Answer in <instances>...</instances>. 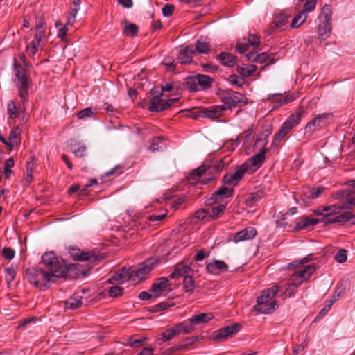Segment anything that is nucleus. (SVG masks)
Returning a JSON list of instances; mask_svg holds the SVG:
<instances>
[{"label": "nucleus", "instance_id": "1", "mask_svg": "<svg viewBox=\"0 0 355 355\" xmlns=\"http://www.w3.org/2000/svg\"><path fill=\"white\" fill-rule=\"evenodd\" d=\"M42 269L53 280V278H65L71 276L75 267L67 265L62 259H60L53 252L44 253L42 256Z\"/></svg>", "mask_w": 355, "mask_h": 355}, {"label": "nucleus", "instance_id": "2", "mask_svg": "<svg viewBox=\"0 0 355 355\" xmlns=\"http://www.w3.org/2000/svg\"><path fill=\"white\" fill-rule=\"evenodd\" d=\"M15 76L17 78V87L19 89V94L23 102L28 100V89L31 80L26 74V70L22 68L20 64L15 61L14 63Z\"/></svg>", "mask_w": 355, "mask_h": 355}, {"label": "nucleus", "instance_id": "3", "mask_svg": "<svg viewBox=\"0 0 355 355\" xmlns=\"http://www.w3.org/2000/svg\"><path fill=\"white\" fill-rule=\"evenodd\" d=\"M303 111L298 109L295 113L290 115L288 119L282 124L278 132H277L273 137L272 145H276L277 142L282 140L294 127H295L300 121L301 116Z\"/></svg>", "mask_w": 355, "mask_h": 355}, {"label": "nucleus", "instance_id": "4", "mask_svg": "<svg viewBox=\"0 0 355 355\" xmlns=\"http://www.w3.org/2000/svg\"><path fill=\"white\" fill-rule=\"evenodd\" d=\"M26 275L29 282L40 288H49L50 283L53 281L42 268H28L26 270Z\"/></svg>", "mask_w": 355, "mask_h": 355}, {"label": "nucleus", "instance_id": "5", "mask_svg": "<svg viewBox=\"0 0 355 355\" xmlns=\"http://www.w3.org/2000/svg\"><path fill=\"white\" fill-rule=\"evenodd\" d=\"M272 299L271 295L266 291H263L261 295L257 300V304L254 306V311L263 314H270L274 312L277 304L275 300L269 302Z\"/></svg>", "mask_w": 355, "mask_h": 355}, {"label": "nucleus", "instance_id": "6", "mask_svg": "<svg viewBox=\"0 0 355 355\" xmlns=\"http://www.w3.org/2000/svg\"><path fill=\"white\" fill-rule=\"evenodd\" d=\"M226 109L227 107L225 105H214L209 107L202 108L193 112L191 117L198 119L200 116H205L211 119H216L223 116Z\"/></svg>", "mask_w": 355, "mask_h": 355}, {"label": "nucleus", "instance_id": "7", "mask_svg": "<svg viewBox=\"0 0 355 355\" xmlns=\"http://www.w3.org/2000/svg\"><path fill=\"white\" fill-rule=\"evenodd\" d=\"M157 263V259L150 258L141 263L137 269L131 268V272L133 273V280H136L135 277H136L139 281L144 279V277L150 272Z\"/></svg>", "mask_w": 355, "mask_h": 355}, {"label": "nucleus", "instance_id": "8", "mask_svg": "<svg viewBox=\"0 0 355 355\" xmlns=\"http://www.w3.org/2000/svg\"><path fill=\"white\" fill-rule=\"evenodd\" d=\"M245 97L239 93L227 90L223 92L221 94L222 102L227 106L228 108L236 107L241 105H245Z\"/></svg>", "mask_w": 355, "mask_h": 355}, {"label": "nucleus", "instance_id": "9", "mask_svg": "<svg viewBox=\"0 0 355 355\" xmlns=\"http://www.w3.org/2000/svg\"><path fill=\"white\" fill-rule=\"evenodd\" d=\"M178 98H169L166 101L161 98V96H153L150 100L148 110L152 112H162L169 108L175 103Z\"/></svg>", "mask_w": 355, "mask_h": 355}, {"label": "nucleus", "instance_id": "10", "mask_svg": "<svg viewBox=\"0 0 355 355\" xmlns=\"http://www.w3.org/2000/svg\"><path fill=\"white\" fill-rule=\"evenodd\" d=\"M268 135H262L261 136L259 137L257 139V141H256V144L258 145L260 144V145L263 146V148L261 149V150L256 154L255 155L252 156L249 160L251 163V164L254 166V167H260L262 164V163L264 162L265 160V154L267 152L268 149L266 148H265L266 144H267V137H268Z\"/></svg>", "mask_w": 355, "mask_h": 355}, {"label": "nucleus", "instance_id": "11", "mask_svg": "<svg viewBox=\"0 0 355 355\" xmlns=\"http://www.w3.org/2000/svg\"><path fill=\"white\" fill-rule=\"evenodd\" d=\"M241 329V325L238 323H233L231 325L220 328L216 332L214 336V340L223 341L229 338H232L237 334Z\"/></svg>", "mask_w": 355, "mask_h": 355}, {"label": "nucleus", "instance_id": "12", "mask_svg": "<svg viewBox=\"0 0 355 355\" xmlns=\"http://www.w3.org/2000/svg\"><path fill=\"white\" fill-rule=\"evenodd\" d=\"M333 116L331 113L320 114L315 116L311 121H309L306 127V132H315L322 127L327 125V121Z\"/></svg>", "mask_w": 355, "mask_h": 355}, {"label": "nucleus", "instance_id": "13", "mask_svg": "<svg viewBox=\"0 0 355 355\" xmlns=\"http://www.w3.org/2000/svg\"><path fill=\"white\" fill-rule=\"evenodd\" d=\"M132 279L133 273L131 272V268H123L119 271L116 272L108 280L110 284H123L124 282Z\"/></svg>", "mask_w": 355, "mask_h": 355}, {"label": "nucleus", "instance_id": "14", "mask_svg": "<svg viewBox=\"0 0 355 355\" xmlns=\"http://www.w3.org/2000/svg\"><path fill=\"white\" fill-rule=\"evenodd\" d=\"M234 193L233 188H227L224 186L220 187L215 191L210 198L208 200L209 204L217 203L222 201L224 198L230 197Z\"/></svg>", "mask_w": 355, "mask_h": 355}, {"label": "nucleus", "instance_id": "15", "mask_svg": "<svg viewBox=\"0 0 355 355\" xmlns=\"http://www.w3.org/2000/svg\"><path fill=\"white\" fill-rule=\"evenodd\" d=\"M257 234L255 228L252 227H248L236 232L232 239V241L235 243H239L246 241H250L254 239Z\"/></svg>", "mask_w": 355, "mask_h": 355}, {"label": "nucleus", "instance_id": "16", "mask_svg": "<svg viewBox=\"0 0 355 355\" xmlns=\"http://www.w3.org/2000/svg\"><path fill=\"white\" fill-rule=\"evenodd\" d=\"M248 167L243 164L241 165L234 174H225L223 178V182L224 184H233L235 186L237 182L243 177L246 173Z\"/></svg>", "mask_w": 355, "mask_h": 355}, {"label": "nucleus", "instance_id": "17", "mask_svg": "<svg viewBox=\"0 0 355 355\" xmlns=\"http://www.w3.org/2000/svg\"><path fill=\"white\" fill-rule=\"evenodd\" d=\"M325 188L323 186H319L318 187L310 189L306 188L303 190L302 193H300L301 200L303 201L304 205H307L308 201L310 199H315L320 197L322 193L324 191Z\"/></svg>", "mask_w": 355, "mask_h": 355}, {"label": "nucleus", "instance_id": "18", "mask_svg": "<svg viewBox=\"0 0 355 355\" xmlns=\"http://www.w3.org/2000/svg\"><path fill=\"white\" fill-rule=\"evenodd\" d=\"M70 254L74 259L77 261H96L99 260V256L96 255L90 252H84L78 248H71Z\"/></svg>", "mask_w": 355, "mask_h": 355}, {"label": "nucleus", "instance_id": "19", "mask_svg": "<svg viewBox=\"0 0 355 355\" xmlns=\"http://www.w3.org/2000/svg\"><path fill=\"white\" fill-rule=\"evenodd\" d=\"M194 53L195 51L193 46L188 45L179 49L177 59L182 64H190L192 62Z\"/></svg>", "mask_w": 355, "mask_h": 355}, {"label": "nucleus", "instance_id": "20", "mask_svg": "<svg viewBox=\"0 0 355 355\" xmlns=\"http://www.w3.org/2000/svg\"><path fill=\"white\" fill-rule=\"evenodd\" d=\"M207 271L212 275H218L220 272H227L228 266L223 261L213 259L206 266Z\"/></svg>", "mask_w": 355, "mask_h": 355}, {"label": "nucleus", "instance_id": "21", "mask_svg": "<svg viewBox=\"0 0 355 355\" xmlns=\"http://www.w3.org/2000/svg\"><path fill=\"white\" fill-rule=\"evenodd\" d=\"M169 281L166 277H161L157 279L156 282L153 284L150 291L154 293V299L162 295V291L166 289L168 286Z\"/></svg>", "mask_w": 355, "mask_h": 355}, {"label": "nucleus", "instance_id": "22", "mask_svg": "<svg viewBox=\"0 0 355 355\" xmlns=\"http://www.w3.org/2000/svg\"><path fill=\"white\" fill-rule=\"evenodd\" d=\"M351 213L344 212L343 214L340 213L338 216H336L333 218H329L328 216L322 217L321 219V222H322L326 225L332 223H340L343 225L345 223L351 220Z\"/></svg>", "mask_w": 355, "mask_h": 355}, {"label": "nucleus", "instance_id": "23", "mask_svg": "<svg viewBox=\"0 0 355 355\" xmlns=\"http://www.w3.org/2000/svg\"><path fill=\"white\" fill-rule=\"evenodd\" d=\"M216 59L223 66L226 67H233L236 65L237 58L236 56L227 52H221L216 56Z\"/></svg>", "mask_w": 355, "mask_h": 355}, {"label": "nucleus", "instance_id": "24", "mask_svg": "<svg viewBox=\"0 0 355 355\" xmlns=\"http://www.w3.org/2000/svg\"><path fill=\"white\" fill-rule=\"evenodd\" d=\"M315 268L313 265H308L304 269L298 270L297 272L293 274L291 278V281L298 282L302 279H306L311 275L315 271Z\"/></svg>", "mask_w": 355, "mask_h": 355}, {"label": "nucleus", "instance_id": "25", "mask_svg": "<svg viewBox=\"0 0 355 355\" xmlns=\"http://www.w3.org/2000/svg\"><path fill=\"white\" fill-rule=\"evenodd\" d=\"M331 32V22L329 21L322 20L318 24L319 38L325 40L327 39Z\"/></svg>", "mask_w": 355, "mask_h": 355}, {"label": "nucleus", "instance_id": "26", "mask_svg": "<svg viewBox=\"0 0 355 355\" xmlns=\"http://www.w3.org/2000/svg\"><path fill=\"white\" fill-rule=\"evenodd\" d=\"M288 15L284 12L276 13L274 16L272 23L271 25L272 28H279L286 25L288 22Z\"/></svg>", "mask_w": 355, "mask_h": 355}, {"label": "nucleus", "instance_id": "27", "mask_svg": "<svg viewBox=\"0 0 355 355\" xmlns=\"http://www.w3.org/2000/svg\"><path fill=\"white\" fill-rule=\"evenodd\" d=\"M213 318L211 313H202L195 315L189 319V322L191 325L200 324L209 321Z\"/></svg>", "mask_w": 355, "mask_h": 355}, {"label": "nucleus", "instance_id": "28", "mask_svg": "<svg viewBox=\"0 0 355 355\" xmlns=\"http://www.w3.org/2000/svg\"><path fill=\"white\" fill-rule=\"evenodd\" d=\"M319 220L309 217H304L301 218L295 227V230H301L309 226H314L319 223Z\"/></svg>", "mask_w": 355, "mask_h": 355}, {"label": "nucleus", "instance_id": "29", "mask_svg": "<svg viewBox=\"0 0 355 355\" xmlns=\"http://www.w3.org/2000/svg\"><path fill=\"white\" fill-rule=\"evenodd\" d=\"M195 53L207 54L211 51V45L202 38L198 39L195 44Z\"/></svg>", "mask_w": 355, "mask_h": 355}, {"label": "nucleus", "instance_id": "30", "mask_svg": "<svg viewBox=\"0 0 355 355\" xmlns=\"http://www.w3.org/2000/svg\"><path fill=\"white\" fill-rule=\"evenodd\" d=\"M191 270V268L188 265H178L174 271L171 273L170 277L171 279H175L182 276L184 277L186 275H189Z\"/></svg>", "mask_w": 355, "mask_h": 355}, {"label": "nucleus", "instance_id": "31", "mask_svg": "<svg viewBox=\"0 0 355 355\" xmlns=\"http://www.w3.org/2000/svg\"><path fill=\"white\" fill-rule=\"evenodd\" d=\"M176 335L188 334L193 331L194 327L191 324L186 322H180L173 327Z\"/></svg>", "mask_w": 355, "mask_h": 355}, {"label": "nucleus", "instance_id": "32", "mask_svg": "<svg viewBox=\"0 0 355 355\" xmlns=\"http://www.w3.org/2000/svg\"><path fill=\"white\" fill-rule=\"evenodd\" d=\"M21 129L19 125L16 126L12 130L10 131L8 137L9 142L11 143L12 148L15 146L19 145L21 143Z\"/></svg>", "mask_w": 355, "mask_h": 355}, {"label": "nucleus", "instance_id": "33", "mask_svg": "<svg viewBox=\"0 0 355 355\" xmlns=\"http://www.w3.org/2000/svg\"><path fill=\"white\" fill-rule=\"evenodd\" d=\"M198 86L202 89H207L211 87L213 79L207 75H196Z\"/></svg>", "mask_w": 355, "mask_h": 355}, {"label": "nucleus", "instance_id": "34", "mask_svg": "<svg viewBox=\"0 0 355 355\" xmlns=\"http://www.w3.org/2000/svg\"><path fill=\"white\" fill-rule=\"evenodd\" d=\"M83 297L79 295H73L68 298L65 302L66 309L74 310L81 306Z\"/></svg>", "mask_w": 355, "mask_h": 355}, {"label": "nucleus", "instance_id": "35", "mask_svg": "<svg viewBox=\"0 0 355 355\" xmlns=\"http://www.w3.org/2000/svg\"><path fill=\"white\" fill-rule=\"evenodd\" d=\"M183 85L190 92L198 91L196 76L186 77L184 80Z\"/></svg>", "mask_w": 355, "mask_h": 355}, {"label": "nucleus", "instance_id": "36", "mask_svg": "<svg viewBox=\"0 0 355 355\" xmlns=\"http://www.w3.org/2000/svg\"><path fill=\"white\" fill-rule=\"evenodd\" d=\"M343 209H347V206L343 202L341 205H332L327 206L326 214L324 217L333 218L334 215L339 214Z\"/></svg>", "mask_w": 355, "mask_h": 355}, {"label": "nucleus", "instance_id": "37", "mask_svg": "<svg viewBox=\"0 0 355 355\" xmlns=\"http://www.w3.org/2000/svg\"><path fill=\"white\" fill-rule=\"evenodd\" d=\"M302 284V281L300 280L298 282L292 281V282L287 284L285 286L284 293L282 295L285 298L286 297L292 296L295 292V289L297 286H299Z\"/></svg>", "mask_w": 355, "mask_h": 355}, {"label": "nucleus", "instance_id": "38", "mask_svg": "<svg viewBox=\"0 0 355 355\" xmlns=\"http://www.w3.org/2000/svg\"><path fill=\"white\" fill-rule=\"evenodd\" d=\"M307 15L306 13L301 10L291 21V28H298L306 20Z\"/></svg>", "mask_w": 355, "mask_h": 355}, {"label": "nucleus", "instance_id": "39", "mask_svg": "<svg viewBox=\"0 0 355 355\" xmlns=\"http://www.w3.org/2000/svg\"><path fill=\"white\" fill-rule=\"evenodd\" d=\"M21 114H24L23 112H21L15 105L13 101H10L7 105V114L11 119H15L17 117H20Z\"/></svg>", "mask_w": 355, "mask_h": 355}, {"label": "nucleus", "instance_id": "40", "mask_svg": "<svg viewBox=\"0 0 355 355\" xmlns=\"http://www.w3.org/2000/svg\"><path fill=\"white\" fill-rule=\"evenodd\" d=\"M43 46L44 44L42 43H37V41L34 40L26 46V51L29 56L33 57L37 52L38 49H42Z\"/></svg>", "mask_w": 355, "mask_h": 355}, {"label": "nucleus", "instance_id": "41", "mask_svg": "<svg viewBox=\"0 0 355 355\" xmlns=\"http://www.w3.org/2000/svg\"><path fill=\"white\" fill-rule=\"evenodd\" d=\"M225 209L226 205L223 204L211 208V211L209 212V216L212 220L217 219L223 214Z\"/></svg>", "mask_w": 355, "mask_h": 355}, {"label": "nucleus", "instance_id": "42", "mask_svg": "<svg viewBox=\"0 0 355 355\" xmlns=\"http://www.w3.org/2000/svg\"><path fill=\"white\" fill-rule=\"evenodd\" d=\"M138 26L135 24L129 23L126 24L123 28L124 35L129 37H135L138 33Z\"/></svg>", "mask_w": 355, "mask_h": 355}, {"label": "nucleus", "instance_id": "43", "mask_svg": "<svg viewBox=\"0 0 355 355\" xmlns=\"http://www.w3.org/2000/svg\"><path fill=\"white\" fill-rule=\"evenodd\" d=\"M96 113V112L92 107H87L77 112L76 116L78 119H85L94 116Z\"/></svg>", "mask_w": 355, "mask_h": 355}, {"label": "nucleus", "instance_id": "44", "mask_svg": "<svg viewBox=\"0 0 355 355\" xmlns=\"http://www.w3.org/2000/svg\"><path fill=\"white\" fill-rule=\"evenodd\" d=\"M183 286L185 292L193 293L194 289V280L191 275H186L184 277Z\"/></svg>", "mask_w": 355, "mask_h": 355}, {"label": "nucleus", "instance_id": "45", "mask_svg": "<svg viewBox=\"0 0 355 355\" xmlns=\"http://www.w3.org/2000/svg\"><path fill=\"white\" fill-rule=\"evenodd\" d=\"M319 20H324L331 21V9L329 5H324L321 10L319 16Z\"/></svg>", "mask_w": 355, "mask_h": 355}, {"label": "nucleus", "instance_id": "46", "mask_svg": "<svg viewBox=\"0 0 355 355\" xmlns=\"http://www.w3.org/2000/svg\"><path fill=\"white\" fill-rule=\"evenodd\" d=\"M207 167L206 166H200L198 168L193 171V172L189 174V178L192 180H196L202 177V175L207 171Z\"/></svg>", "mask_w": 355, "mask_h": 355}, {"label": "nucleus", "instance_id": "47", "mask_svg": "<svg viewBox=\"0 0 355 355\" xmlns=\"http://www.w3.org/2000/svg\"><path fill=\"white\" fill-rule=\"evenodd\" d=\"M162 141L163 140L162 137H154L151 141L150 146L148 147V149L152 150L153 152L162 150L163 148Z\"/></svg>", "mask_w": 355, "mask_h": 355}, {"label": "nucleus", "instance_id": "48", "mask_svg": "<svg viewBox=\"0 0 355 355\" xmlns=\"http://www.w3.org/2000/svg\"><path fill=\"white\" fill-rule=\"evenodd\" d=\"M227 80L230 84L236 85L239 87H241L245 83V79L236 74L230 75Z\"/></svg>", "mask_w": 355, "mask_h": 355}, {"label": "nucleus", "instance_id": "49", "mask_svg": "<svg viewBox=\"0 0 355 355\" xmlns=\"http://www.w3.org/2000/svg\"><path fill=\"white\" fill-rule=\"evenodd\" d=\"M227 157H224L218 161H216L211 167H212L216 172L222 171L228 164L229 160H227Z\"/></svg>", "mask_w": 355, "mask_h": 355}, {"label": "nucleus", "instance_id": "50", "mask_svg": "<svg viewBox=\"0 0 355 355\" xmlns=\"http://www.w3.org/2000/svg\"><path fill=\"white\" fill-rule=\"evenodd\" d=\"M6 279L8 284H10L15 279L16 270L12 266L5 268Z\"/></svg>", "mask_w": 355, "mask_h": 355}, {"label": "nucleus", "instance_id": "51", "mask_svg": "<svg viewBox=\"0 0 355 355\" xmlns=\"http://www.w3.org/2000/svg\"><path fill=\"white\" fill-rule=\"evenodd\" d=\"M86 149L85 145L78 144L77 148L73 149L72 152L76 157L82 158L85 155Z\"/></svg>", "mask_w": 355, "mask_h": 355}, {"label": "nucleus", "instance_id": "52", "mask_svg": "<svg viewBox=\"0 0 355 355\" xmlns=\"http://www.w3.org/2000/svg\"><path fill=\"white\" fill-rule=\"evenodd\" d=\"M55 27L58 28L57 36L59 38H64L68 32V29L66 26H64L61 22L57 21L55 23Z\"/></svg>", "mask_w": 355, "mask_h": 355}, {"label": "nucleus", "instance_id": "53", "mask_svg": "<svg viewBox=\"0 0 355 355\" xmlns=\"http://www.w3.org/2000/svg\"><path fill=\"white\" fill-rule=\"evenodd\" d=\"M347 252L346 250L340 249L336 254L334 259L338 263H344L347 260Z\"/></svg>", "mask_w": 355, "mask_h": 355}, {"label": "nucleus", "instance_id": "54", "mask_svg": "<svg viewBox=\"0 0 355 355\" xmlns=\"http://www.w3.org/2000/svg\"><path fill=\"white\" fill-rule=\"evenodd\" d=\"M340 297V294H336L334 293L330 298L329 301L327 302V304L325 305L324 308H323L320 312V314H323L326 311H327L329 309H330L331 305L338 300V299Z\"/></svg>", "mask_w": 355, "mask_h": 355}, {"label": "nucleus", "instance_id": "55", "mask_svg": "<svg viewBox=\"0 0 355 355\" xmlns=\"http://www.w3.org/2000/svg\"><path fill=\"white\" fill-rule=\"evenodd\" d=\"M146 337H143L138 339L130 338L128 340L127 345H129L132 347H137L144 344V341L147 340Z\"/></svg>", "mask_w": 355, "mask_h": 355}, {"label": "nucleus", "instance_id": "56", "mask_svg": "<svg viewBox=\"0 0 355 355\" xmlns=\"http://www.w3.org/2000/svg\"><path fill=\"white\" fill-rule=\"evenodd\" d=\"M316 3L317 0H306L302 10L306 13L312 12L315 8Z\"/></svg>", "mask_w": 355, "mask_h": 355}, {"label": "nucleus", "instance_id": "57", "mask_svg": "<svg viewBox=\"0 0 355 355\" xmlns=\"http://www.w3.org/2000/svg\"><path fill=\"white\" fill-rule=\"evenodd\" d=\"M122 294H123V289H122V288H121L118 286H112L109 289V296H110V297H116L122 295Z\"/></svg>", "mask_w": 355, "mask_h": 355}, {"label": "nucleus", "instance_id": "58", "mask_svg": "<svg viewBox=\"0 0 355 355\" xmlns=\"http://www.w3.org/2000/svg\"><path fill=\"white\" fill-rule=\"evenodd\" d=\"M176 336L173 327L167 329L163 334L161 340L162 341H167L171 340Z\"/></svg>", "mask_w": 355, "mask_h": 355}, {"label": "nucleus", "instance_id": "59", "mask_svg": "<svg viewBox=\"0 0 355 355\" xmlns=\"http://www.w3.org/2000/svg\"><path fill=\"white\" fill-rule=\"evenodd\" d=\"M169 306H170V304L168 302H161V303H159L158 304H156V305L153 306L150 309V311L153 312V313H157V312H159L161 311L166 309Z\"/></svg>", "mask_w": 355, "mask_h": 355}, {"label": "nucleus", "instance_id": "60", "mask_svg": "<svg viewBox=\"0 0 355 355\" xmlns=\"http://www.w3.org/2000/svg\"><path fill=\"white\" fill-rule=\"evenodd\" d=\"M268 100L277 104V106L282 105L283 96L281 94H274L268 97Z\"/></svg>", "mask_w": 355, "mask_h": 355}, {"label": "nucleus", "instance_id": "61", "mask_svg": "<svg viewBox=\"0 0 355 355\" xmlns=\"http://www.w3.org/2000/svg\"><path fill=\"white\" fill-rule=\"evenodd\" d=\"M175 10V6L173 4H166L162 10V14L164 17H168L172 15Z\"/></svg>", "mask_w": 355, "mask_h": 355}, {"label": "nucleus", "instance_id": "62", "mask_svg": "<svg viewBox=\"0 0 355 355\" xmlns=\"http://www.w3.org/2000/svg\"><path fill=\"white\" fill-rule=\"evenodd\" d=\"M45 31L46 29L36 30L35 40L37 41V43H42L44 44L45 41Z\"/></svg>", "mask_w": 355, "mask_h": 355}, {"label": "nucleus", "instance_id": "63", "mask_svg": "<svg viewBox=\"0 0 355 355\" xmlns=\"http://www.w3.org/2000/svg\"><path fill=\"white\" fill-rule=\"evenodd\" d=\"M236 69V71L239 73V76L243 78V79L252 74V71H248V69L241 66H237Z\"/></svg>", "mask_w": 355, "mask_h": 355}, {"label": "nucleus", "instance_id": "64", "mask_svg": "<svg viewBox=\"0 0 355 355\" xmlns=\"http://www.w3.org/2000/svg\"><path fill=\"white\" fill-rule=\"evenodd\" d=\"M166 215H167V213L166 211H164V213L159 214V215H155V214L150 215L148 216V219L150 222L161 221L166 218Z\"/></svg>", "mask_w": 355, "mask_h": 355}]
</instances>
